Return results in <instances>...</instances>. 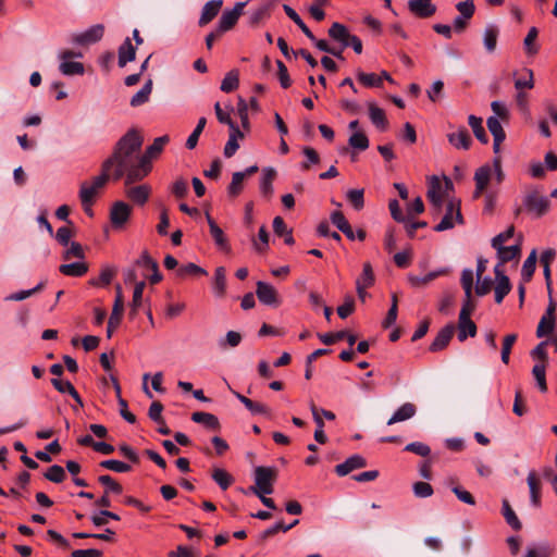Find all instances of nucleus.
Instances as JSON below:
<instances>
[{
	"mask_svg": "<svg viewBox=\"0 0 557 557\" xmlns=\"http://www.w3.org/2000/svg\"><path fill=\"white\" fill-rule=\"evenodd\" d=\"M273 231L277 236H284V242L286 245H293L294 244V237L292 230L287 228L286 223L284 222L283 218L275 216L273 220Z\"/></svg>",
	"mask_w": 557,
	"mask_h": 557,
	"instance_id": "nucleus-36",
	"label": "nucleus"
},
{
	"mask_svg": "<svg viewBox=\"0 0 557 557\" xmlns=\"http://www.w3.org/2000/svg\"><path fill=\"white\" fill-rule=\"evenodd\" d=\"M256 295L263 305L276 307L280 304L276 289L262 281L257 283Z\"/></svg>",
	"mask_w": 557,
	"mask_h": 557,
	"instance_id": "nucleus-12",
	"label": "nucleus"
},
{
	"mask_svg": "<svg viewBox=\"0 0 557 557\" xmlns=\"http://www.w3.org/2000/svg\"><path fill=\"white\" fill-rule=\"evenodd\" d=\"M152 91V81L149 79L131 99L129 104L134 108L148 102Z\"/></svg>",
	"mask_w": 557,
	"mask_h": 557,
	"instance_id": "nucleus-37",
	"label": "nucleus"
},
{
	"mask_svg": "<svg viewBox=\"0 0 557 557\" xmlns=\"http://www.w3.org/2000/svg\"><path fill=\"white\" fill-rule=\"evenodd\" d=\"M276 172L273 168H265L262 171V177L260 181V191L261 194L270 198L273 194V181L275 178Z\"/></svg>",
	"mask_w": 557,
	"mask_h": 557,
	"instance_id": "nucleus-28",
	"label": "nucleus"
},
{
	"mask_svg": "<svg viewBox=\"0 0 557 557\" xmlns=\"http://www.w3.org/2000/svg\"><path fill=\"white\" fill-rule=\"evenodd\" d=\"M348 144L354 149L364 151L369 148V138L363 132H354L348 139Z\"/></svg>",
	"mask_w": 557,
	"mask_h": 557,
	"instance_id": "nucleus-51",
	"label": "nucleus"
},
{
	"mask_svg": "<svg viewBox=\"0 0 557 557\" xmlns=\"http://www.w3.org/2000/svg\"><path fill=\"white\" fill-rule=\"evenodd\" d=\"M369 117L371 122L381 131H386L388 122L383 109L379 108L374 102H368Z\"/></svg>",
	"mask_w": 557,
	"mask_h": 557,
	"instance_id": "nucleus-25",
	"label": "nucleus"
},
{
	"mask_svg": "<svg viewBox=\"0 0 557 557\" xmlns=\"http://www.w3.org/2000/svg\"><path fill=\"white\" fill-rule=\"evenodd\" d=\"M44 476L53 483H61L64 481L66 475L64 469L61 466L53 465L45 472Z\"/></svg>",
	"mask_w": 557,
	"mask_h": 557,
	"instance_id": "nucleus-56",
	"label": "nucleus"
},
{
	"mask_svg": "<svg viewBox=\"0 0 557 557\" xmlns=\"http://www.w3.org/2000/svg\"><path fill=\"white\" fill-rule=\"evenodd\" d=\"M346 199L355 210H357V211L362 210L364 207V189L363 188L349 189L346 193Z\"/></svg>",
	"mask_w": 557,
	"mask_h": 557,
	"instance_id": "nucleus-41",
	"label": "nucleus"
},
{
	"mask_svg": "<svg viewBox=\"0 0 557 557\" xmlns=\"http://www.w3.org/2000/svg\"><path fill=\"white\" fill-rule=\"evenodd\" d=\"M100 466L104 469L117 472V473H125L131 470V466L115 459H109L100 462Z\"/></svg>",
	"mask_w": 557,
	"mask_h": 557,
	"instance_id": "nucleus-60",
	"label": "nucleus"
},
{
	"mask_svg": "<svg viewBox=\"0 0 557 557\" xmlns=\"http://www.w3.org/2000/svg\"><path fill=\"white\" fill-rule=\"evenodd\" d=\"M59 70L63 75L66 76L84 74L83 63L76 61H62L60 63Z\"/></svg>",
	"mask_w": 557,
	"mask_h": 557,
	"instance_id": "nucleus-49",
	"label": "nucleus"
},
{
	"mask_svg": "<svg viewBox=\"0 0 557 557\" xmlns=\"http://www.w3.org/2000/svg\"><path fill=\"white\" fill-rule=\"evenodd\" d=\"M104 34V26L96 24L73 37V41L81 46H87L99 41Z\"/></svg>",
	"mask_w": 557,
	"mask_h": 557,
	"instance_id": "nucleus-11",
	"label": "nucleus"
},
{
	"mask_svg": "<svg viewBox=\"0 0 557 557\" xmlns=\"http://www.w3.org/2000/svg\"><path fill=\"white\" fill-rule=\"evenodd\" d=\"M555 325H556L555 320H552V322H550V320H548L547 317L543 315L541 318L540 323L536 329V336L544 337V336L549 335L554 331Z\"/></svg>",
	"mask_w": 557,
	"mask_h": 557,
	"instance_id": "nucleus-63",
	"label": "nucleus"
},
{
	"mask_svg": "<svg viewBox=\"0 0 557 557\" xmlns=\"http://www.w3.org/2000/svg\"><path fill=\"white\" fill-rule=\"evenodd\" d=\"M207 274H208V272L203 268H201L193 262H189V263L178 267V269L176 271V275L181 278H186L188 276H200V275H207Z\"/></svg>",
	"mask_w": 557,
	"mask_h": 557,
	"instance_id": "nucleus-40",
	"label": "nucleus"
},
{
	"mask_svg": "<svg viewBox=\"0 0 557 557\" xmlns=\"http://www.w3.org/2000/svg\"><path fill=\"white\" fill-rule=\"evenodd\" d=\"M123 311H124V308L120 307V305L113 306L111 315L108 321V326H107V336L108 337H111L114 330L120 325Z\"/></svg>",
	"mask_w": 557,
	"mask_h": 557,
	"instance_id": "nucleus-50",
	"label": "nucleus"
},
{
	"mask_svg": "<svg viewBox=\"0 0 557 557\" xmlns=\"http://www.w3.org/2000/svg\"><path fill=\"white\" fill-rule=\"evenodd\" d=\"M374 284V273L369 262L363 264L362 273L356 281V286L369 288Z\"/></svg>",
	"mask_w": 557,
	"mask_h": 557,
	"instance_id": "nucleus-47",
	"label": "nucleus"
},
{
	"mask_svg": "<svg viewBox=\"0 0 557 557\" xmlns=\"http://www.w3.org/2000/svg\"><path fill=\"white\" fill-rule=\"evenodd\" d=\"M59 271L66 276L79 277L87 273L88 267L85 262H72L61 264Z\"/></svg>",
	"mask_w": 557,
	"mask_h": 557,
	"instance_id": "nucleus-30",
	"label": "nucleus"
},
{
	"mask_svg": "<svg viewBox=\"0 0 557 557\" xmlns=\"http://www.w3.org/2000/svg\"><path fill=\"white\" fill-rule=\"evenodd\" d=\"M206 124H207L206 117L202 116L198 120V123H197L195 129L193 131V133L189 135V137L186 140L187 149H194L197 146L199 136L201 135Z\"/></svg>",
	"mask_w": 557,
	"mask_h": 557,
	"instance_id": "nucleus-52",
	"label": "nucleus"
},
{
	"mask_svg": "<svg viewBox=\"0 0 557 557\" xmlns=\"http://www.w3.org/2000/svg\"><path fill=\"white\" fill-rule=\"evenodd\" d=\"M191 420L196 423H201L210 430H220V421L216 416L209 412L196 411L191 414Z\"/></svg>",
	"mask_w": 557,
	"mask_h": 557,
	"instance_id": "nucleus-26",
	"label": "nucleus"
},
{
	"mask_svg": "<svg viewBox=\"0 0 557 557\" xmlns=\"http://www.w3.org/2000/svg\"><path fill=\"white\" fill-rule=\"evenodd\" d=\"M456 220L457 223L462 224L463 219L460 211V201L459 200H450L446 206V213L441 220V222L434 227L435 232H443L454 227Z\"/></svg>",
	"mask_w": 557,
	"mask_h": 557,
	"instance_id": "nucleus-6",
	"label": "nucleus"
},
{
	"mask_svg": "<svg viewBox=\"0 0 557 557\" xmlns=\"http://www.w3.org/2000/svg\"><path fill=\"white\" fill-rule=\"evenodd\" d=\"M428 200L432 205L434 209V214H438L442 209L443 199H444V190L441 181L438 177L433 176L429 183V188L426 193Z\"/></svg>",
	"mask_w": 557,
	"mask_h": 557,
	"instance_id": "nucleus-9",
	"label": "nucleus"
},
{
	"mask_svg": "<svg viewBox=\"0 0 557 557\" xmlns=\"http://www.w3.org/2000/svg\"><path fill=\"white\" fill-rule=\"evenodd\" d=\"M145 286H146L145 281H140L135 284V288L133 292V299L131 302V311H129L131 317H135L138 312L139 307L141 306Z\"/></svg>",
	"mask_w": 557,
	"mask_h": 557,
	"instance_id": "nucleus-42",
	"label": "nucleus"
},
{
	"mask_svg": "<svg viewBox=\"0 0 557 557\" xmlns=\"http://www.w3.org/2000/svg\"><path fill=\"white\" fill-rule=\"evenodd\" d=\"M357 79L366 87H381L382 86V77L374 73H364L362 70L358 69L356 71Z\"/></svg>",
	"mask_w": 557,
	"mask_h": 557,
	"instance_id": "nucleus-45",
	"label": "nucleus"
},
{
	"mask_svg": "<svg viewBox=\"0 0 557 557\" xmlns=\"http://www.w3.org/2000/svg\"><path fill=\"white\" fill-rule=\"evenodd\" d=\"M495 175V178L497 183H502L505 178V173L502 169V160L500 157H496L493 160V166L488 164H484L476 169L474 173V182H475V189L473 191V198L478 199L482 193L486 189L492 175Z\"/></svg>",
	"mask_w": 557,
	"mask_h": 557,
	"instance_id": "nucleus-3",
	"label": "nucleus"
},
{
	"mask_svg": "<svg viewBox=\"0 0 557 557\" xmlns=\"http://www.w3.org/2000/svg\"><path fill=\"white\" fill-rule=\"evenodd\" d=\"M222 4V0H211L207 2L202 8L199 25L205 26L209 24L220 12Z\"/></svg>",
	"mask_w": 557,
	"mask_h": 557,
	"instance_id": "nucleus-21",
	"label": "nucleus"
},
{
	"mask_svg": "<svg viewBox=\"0 0 557 557\" xmlns=\"http://www.w3.org/2000/svg\"><path fill=\"white\" fill-rule=\"evenodd\" d=\"M497 250V256H498V259H499V263L500 267L506 263V262H509L513 259H516L517 257L520 256V247L518 245H513V246H509V247H506V246H499L498 248H495Z\"/></svg>",
	"mask_w": 557,
	"mask_h": 557,
	"instance_id": "nucleus-35",
	"label": "nucleus"
},
{
	"mask_svg": "<svg viewBox=\"0 0 557 557\" xmlns=\"http://www.w3.org/2000/svg\"><path fill=\"white\" fill-rule=\"evenodd\" d=\"M44 287H45V282H40L34 288L26 289V290H20L17 293L11 294L5 299L12 300V301H22V300L33 296L34 294L42 290Z\"/></svg>",
	"mask_w": 557,
	"mask_h": 557,
	"instance_id": "nucleus-53",
	"label": "nucleus"
},
{
	"mask_svg": "<svg viewBox=\"0 0 557 557\" xmlns=\"http://www.w3.org/2000/svg\"><path fill=\"white\" fill-rule=\"evenodd\" d=\"M516 341H517L516 334L506 335L504 338L503 346H502V361L505 364H508V362H509L511 348H512L513 344L516 343Z\"/></svg>",
	"mask_w": 557,
	"mask_h": 557,
	"instance_id": "nucleus-61",
	"label": "nucleus"
},
{
	"mask_svg": "<svg viewBox=\"0 0 557 557\" xmlns=\"http://www.w3.org/2000/svg\"><path fill=\"white\" fill-rule=\"evenodd\" d=\"M255 485L249 487L251 493L272 494L273 484L277 478V470L274 467L259 466L253 471Z\"/></svg>",
	"mask_w": 557,
	"mask_h": 557,
	"instance_id": "nucleus-4",
	"label": "nucleus"
},
{
	"mask_svg": "<svg viewBox=\"0 0 557 557\" xmlns=\"http://www.w3.org/2000/svg\"><path fill=\"white\" fill-rule=\"evenodd\" d=\"M239 85V74L238 71L232 70L224 76L220 89L223 92H232L238 88Z\"/></svg>",
	"mask_w": 557,
	"mask_h": 557,
	"instance_id": "nucleus-44",
	"label": "nucleus"
},
{
	"mask_svg": "<svg viewBox=\"0 0 557 557\" xmlns=\"http://www.w3.org/2000/svg\"><path fill=\"white\" fill-rule=\"evenodd\" d=\"M475 334H476L475 323L470 318H467L466 312H463V314H459L458 339L460 342H463L467 339L468 336L474 337Z\"/></svg>",
	"mask_w": 557,
	"mask_h": 557,
	"instance_id": "nucleus-23",
	"label": "nucleus"
},
{
	"mask_svg": "<svg viewBox=\"0 0 557 557\" xmlns=\"http://www.w3.org/2000/svg\"><path fill=\"white\" fill-rule=\"evenodd\" d=\"M503 516L506 522L516 531L521 530L522 524L507 499L503 500Z\"/></svg>",
	"mask_w": 557,
	"mask_h": 557,
	"instance_id": "nucleus-46",
	"label": "nucleus"
},
{
	"mask_svg": "<svg viewBox=\"0 0 557 557\" xmlns=\"http://www.w3.org/2000/svg\"><path fill=\"white\" fill-rule=\"evenodd\" d=\"M468 123H469V126L472 128L473 134L476 137V139L482 144H487L488 137H487L485 129L482 125V119L471 114L468 117Z\"/></svg>",
	"mask_w": 557,
	"mask_h": 557,
	"instance_id": "nucleus-39",
	"label": "nucleus"
},
{
	"mask_svg": "<svg viewBox=\"0 0 557 557\" xmlns=\"http://www.w3.org/2000/svg\"><path fill=\"white\" fill-rule=\"evenodd\" d=\"M539 32L536 27H531L523 40V47L525 50V53L529 57H533L539 53L540 46L536 44Z\"/></svg>",
	"mask_w": 557,
	"mask_h": 557,
	"instance_id": "nucleus-34",
	"label": "nucleus"
},
{
	"mask_svg": "<svg viewBox=\"0 0 557 557\" xmlns=\"http://www.w3.org/2000/svg\"><path fill=\"white\" fill-rule=\"evenodd\" d=\"M246 173L235 172L232 176V182L228 186V195L232 197L238 196L243 190V182Z\"/></svg>",
	"mask_w": 557,
	"mask_h": 557,
	"instance_id": "nucleus-55",
	"label": "nucleus"
},
{
	"mask_svg": "<svg viewBox=\"0 0 557 557\" xmlns=\"http://www.w3.org/2000/svg\"><path fill=\"white\" fill-rule=\"evenodd\" d=\"M227 111H224L220 104V102H216L214 104V111H215V115H216V119L218 121L221 123V124H226L228 125L230 129L234 128V127H237V125L232 121L231 116H230V110H233V108H231L230 106L226 107Z\"/></svg>",
	"mask_w": 557,
	"mask_h": 557,
	"instance_id": "nucleus-54",
	"label": "nucleus"
},
{
	"mask_svg": "<svg viewBox=\"0 0 557 557\" xmlns=\"http://www.w3.org/2000/svg\"><path fill=\"white\" fill-rule=\"evenodd\" d=\"M213 293L216 297H223L226 290V271L223 267L215 269L213 278Z\"/></svg>",
	"mask_w": 557,
	"mask_h": 557,
	"instance_id": "nucleus-31",
	"label": "nucleus"
},
{
	"mask_svg": "<svg viewBox=\"0 0 557 557\" xmlns=\"http://www.w3.org/2000/svg\"><path fill=\"white\" fill-rule=\"evenodd\" d=\"M99 483L107 487L106 493L109 492L114 494H121L123 492V487L120 483H117L112 476L109 474H103L98 478Z\"/></svg>",
	"mask_w": 557,
	"mask_h": 557,
	"instance_id": "nucleus-59",
	"label": "nucleus"
},
{
	"mask_svg": "<svg viewBox=\"0 0 557 557\" xmlns=\"http://www.w3.org/2000/svg\"><path fill=\"white\" fill-rule=\"evenodd\" d=\"M487 128L493 136V150L498 153L500 150V144L505 140L506 134L500 124V121L496 116H490L487 119Z\"/></svg>",
	"mask_w": 557,
	"mask_h": 557,
	"instance_id": "nucleus-16",
	"label": "nucleus"
},
{
	"mask_svg": "<svg viewBox=\"0 0 557 557\" xmlns=\"http://www.w3.org/2000/svg\"><path fill=\"white\" fill-rule=\"evenodd\" d=\"M132 208L124 201H115L110 209V221L114 228H122L131 218Z\"/></svg>",
	"mask_w": 557,
	"mask_h": 557,
	"instance_id": "nucleus-8",
	"label": "nucleus"
},
{
	"mask_svg": "<svg viewBox=\"0 0 557 557\" xmlns=\"http://www.w3.org/2000/svg\"><path fill=\"white\" fill-rule=\"evenodd\" d=\"M117 165L119 159L115 158L113 152L110 158L103 161L100 175L95 176L91 182L81 184L79 199L82 203H95L100 189L104 187L110 177L113 178Z\"/></svg>",
	"mask_w": 557,
	"mask_h": 557,
	"instance_id": "nucleus-2",
	"label": "nucleus"
},
{
	"mask_svg": "<svg viewBox=\"0 0 557 557\" xmlns=\"http://www.w3.org/2000/svg\"><path fill=\"white\" fill-rule=\"evenodd\" d=\"M367 466V460L360 455H352L347 458L343 463L335 467V472L339 476H345L356 469Z\"/></svg>",
	"mask_w": 557,
	"mask_h": 557,
	"instance_id": "nucleus-19",
	"label": "nucleus"
},
{
	"mask_svg": "<svg viewBox=\"0 0 557 557\" xmlns=\"http://www.w3.org/2000/svg\"><path fill=\"white\" fill-rule=\"evenodd\" d=\"M212 480L223 490H227L234 482L233 476L224 469L215 468L212 471Z\"/></svg>",
	"mask_w": 557,
	"mask_h": 557,
	"instance_id": "nucleus-43",
	"label": "nucleus"
},
{
	"mask_svg": "<svg viewBox=\"0 0 557 557\" xmlns=\"http://www.w3.org/2000/svg\"><path fill=\"white\" fill-rule=\"evenodd\" d=\"M536 265V250H532L531 253L528 256V258L524 260L522 270H521V276L523 281L529 282L535 271Z\"/></svg>",
	"mask_w": 557,
	"mask_h": 557,
	"instance_id": "nucleus-48",
	"label": "nucleus"
},
{
	"mask_svg": "<svg viewBox=\"0 0 557 557\" xmlns=\"http://www.w3.org/2000/svg\"><path fill=\"white\" fill-rule=\"evenodd\" d=\"M134 183L128 184L125 188V196L135 205L144 206L151 194V187L147 184L132 186Z\"/></svg>",
	"mask_w": 557,
	"mask_h": 557,
	"instance_id": "nucleus-10",
	"label": "nucleus"
},
{
	"mask_svg": "<svg viewBox=\"0 0 557 557\" xmlns=\"http://www.w3.org/2000/svg\"><path fill=\"white\" fill-rule=\"evenodd\" d=\"M243 132L237 127L231 129L230 137L224 147V156L226 158L233 157L239 148L237 140L243 138Z\"/></svg>",
	"mask_w": 557,
	"mask_h": 557,
	"instance_id": "nucleus-32",
	"label": "nucleus"
},
{
	"mask_svg": "<svg viewBox=\"0 0 557 557\" xmlns=\"http://www.w3.org/2000/svg\"><path fill=\"white\" fill-rule=\"evenodd\" d=\"M169 140L168 135L157 137L152 145L146 149L145 154L139 156L143 138L137 131H128L117 141L113 151L115 158L119 159L113 180L117 181L125 175L126 185L141 181L151 171L150 160L163 150Z\"/></svg>",
	"mask_w": 557,
	"mask_h": 557,
	"instance_id": "nucleus-1",
	"label": "nucleus"
},
{
	"mask_svg": "<svg viewBox=\"0 0 557 557\" xmlns=\"http://www.w3.org/2000/svg\"><path fill=\"white\" fill-rule=\"evenodd\" d=\"M523 207L533 218L539 219L545 215L550 208V200L539 189L528 191L522 200Z\"/></svg>",
	"mask_w": 557,
	"mask_h": 557,
	"instance_id": "nucleus-5",
	"label": "nucleus"
},
{
	"mask_svg": "<svg viewBox=\"0 0 557 557\" xmlns=\"http://www.w3.org/2000/svg\"><path fill=\"white\" fill-rule=\"evenodd\" d=\"M447 273H448V270L441 269V270H437V271H432V272L428 273L424 276L410 275L408 277V280H409L411 286L420 287V286H424V285L429 284L431 281L435 280L436 277H438L441 275H445Z\"/></svg>",
	"mask_w": 557,
	"mask_h": 557,
	"instance_id": "nucleus-38",
	"label": "nucleus"
},
{
	"mask_svg": "<svg viewBox=\"0 0 557 557\" xmlns=\"http://www.w3.org/2000/svg\"><path fill=\"white\" fill-rule=\"evenodd\" d=\"M302 153L307 159L300 164L302 171H308L311 164H318L320 162V156L313 148L305 147Z\"/></svg>",
	"mask_w": 557,
	"mask_h": 557,
	"instance_id": "nucleus-57",
	"label": "nucleus"
},
{
	"mask_svg": "<svg viewBox=\"0 0 557 557\" xmlns=\"http://www.w3.org/2000/svg\"><path fill=\"white\" fill-rule=\"evenodd\" d=\"M84 249L77 242H71L66 250L63 252V259L65 260H70L72 258L84 259Z\"/></svg>",
	"mask_w": 557,
	"mask_h": 557,
	"instance_id": "nucleus-62",
	"label": "nucleus"
},
{
	"mask_svg": "<svg viewBox=\"0 0 557 557\" xmlns=\"http://www.w3.org/2000/svg\"><path fill=\"white\" fill-rule=\"evenodd\" d=\"M494 273L496 276L495 301L500 304L506 295L509 294L511 284L509 277L505 275L504 271L500 269V264H496L494 268Z\"/></svg>",
	"mask_w": 557,
	"mask_h": 557,
	"instance_id": "nucleus-13",
	"label": "nucleus"
},
{
	"mask_svg": "<svg viewBox=\"0 0 557 557\" xmlns=\"http://www.w3.org/2000/svg\"><path fill=\"white\" fill-rule=\"evenodd\" d=\"M448 143L456 149L468 150L471 147L472 139L465 126L459 127L456 132L447 134Z\"/></svg>",
	"mask_w": 557,
	"mask_h": 557,
	"instance_id": "nucleus-15",
	"label": "nucleus"
},
{
	"mask_svg": "<svg viewBox=\"0 0 557 557\" xmlns=\"http://www.w3.org/2000/svg\"><path fill=\"white\" fill-rule=\"evenodd\" d=\"M455 333V326L454 324H447L435 336L434 341L431 343L429 349L432 352L441 351L443 350L453 338V335Z\"/></svg>",
	"mask_w": 557,
	"mask_h": 557,
	"instance_id": "nucleus-17",
	"label": "nucleus"
},
{
	"mask_svg": "<svg viewBox=\"0 0 557 557\" xmlns=\"http://www.w3.org/2000/svg\"><path fill=\"white\" fill-rule=\"evenodd\" d=\"M245 5L246 2H237L232 10H225L222 13L216 27L218 34H223L236 25Z\"/></svg>",
	"mask_w": 557,
	"mask_h": 557,
	"instance_id": "nucleus-7",
	"label": "nucleus"
},
{
	"mask_svg": "<svg viewBox=\"0 0 557 557\" xmlns=\"http://www.w3.org/2000/svg\"><path fill=\"white\" fill-rule=\"evenodd\" d=\"M532 373L536 380V384H537V387L540 388L541 392H546L547 391V385H546V375H545V363H536L533 369H532Z\"/></svg>",
	"mask_w": 557,
	"mask_h": 557,
	"instance_id": "nucleus-58",
	"label": "nucleus"
},
{
	"mask_svg": "<svg viewBox=\"0 0 557 557\" xmlns=\"http://www.w3.org/2000/svg\"><path fill=\"white\" fill-rule=\"evenodd\" d=\"M527 483L530 491L531 504L539 508L541 506V481L534 471L529 472Z\"/></svg>",
	"mask_w": 557,
	"mask_h": 557,
	"instance_id": "nucleus-24",
	"label": "nucleus"
},
{
	"mask_svg": "<svg viewBox=\"0 0 557 557\" xmlns=\"http://www.w3.org/2000/svg\"><path fill=\"white\" fill-rule=\"evenodd\" d=\"M499 29L494 24H488L483 33V44L488 53H493L497 46Z\"/></svg>",
	"mask_w": 557,
	"mask_h": 557,
	"instance_id": "nucleus-27",
	"label": "nucleus"
},
{
	"mask_svg": "<svg viewBox=\"0 0 557 557\" xmlns=\"http://www.w3.org/2000/svg\"><path fill=\"white\" fill-rule=\"evenodd\" d=\"M206 218H207V222L210 227V234H211L215 245L220 249H222L224 251H228L230 244H228V240H227L223 230L215 223V221L210 216L209 213L206 214Z\"/></svg>",
	"mask_w": 557,
	"mask_h": 557,
	"instance_id": "nucleus-20",
	"label": "nucleus"
},
{
	"mask_svg": "<svg viewBox=\"0 0 557 557\" xmlns=\"http://www.w3.org/2000/svg\"><path fill=\"white\" fill-rule=\"evenodd\" d=\"M413 494L419 498H426L433 495V487L430 483L426 482H416L412 486Z\"/></svg>",
	"mask_w": 557,
	"mask_h": 557,
	"instance_id": "nucleus-64",
	"label": "nucleus"
},
{
	"mask_svg": "<svg viewBox=\"0 0 557 557\" xmlns=\"http://www.w3.org/2000/svg\"><path fill=\"white\" fill-rule=\"evenodd\" d=\"M329 36L341 44L342 49L349 47L350 38L354 36L348 28L338 22H334L327 30Z\"/></svg>",
	"mask_w": 557,
	"mask_h": 557,
	"instance_id": "nucleus-18",
	"label": "nucleus"
},
{
	"mask_svg": "<svg viewBox=\"0 0 557 557\" xmlns=\"http://www.w3.org/2000/svg\"><path fill=\"white\" fill-rule=\"evenodd\" d=\"M408 9L413 15L420 18L431 17L436 12V7L433 4L432 0H409Z\"/></svg>",
	"mask_w": 557,
	"mask_h": 557,
	"instance_id": "nucleus-14",
	"label": "nucleus"
},
{
	"mask_svg": "<svg viewBox=\"0 0 557 557\" xmlns=\"http://www.w3.org/2000/svg\"><path fill=\"white\" fill-rule=\"evenodd\" d=\"M236 398L249 410L252 414H269L270 409L268 406L261 403L252 401L250 398L237 393L233 392Z\"/></svg>",
	"mask_w": 557,
	"mask_h": 557,
	"instance_id": "nucleus-29",
	"label": "nucleus"
},
{
	"mask_svg": "<svg viewBox=\"0 0 557 557\" xmlns=\"http://www.w3.org/2000/svg\"><path fill=\"white\" fill-rule=\"evenodd\" d=\"M417 413V407L412 403L403 404L387 421L388 425L411 419Z\"/></svg>",
	"mask_w": 557,
	"mask_h": 557,
	"instance_id": "nucleus-22",
	"label": "nucleus"
},
{
	"mask_svg": "<svg viewBox=\"0 0 557 557\" xmlns=\"http://www.w3.org/2000/svg\"><path fill=\"white\" fill-rule=\"evenodd\" d=\"M135 47L132 45L131 39L126 38L125 41L119 48V65L121 67L125 66L126 63L135 59Z\"/></svg>",
	"mask_w": 557,
	"mask_h": 557,
	"instance_id": "nucleus-33",
	"label": "nucleus"
}]
</instances>
